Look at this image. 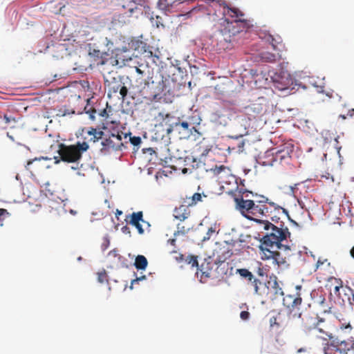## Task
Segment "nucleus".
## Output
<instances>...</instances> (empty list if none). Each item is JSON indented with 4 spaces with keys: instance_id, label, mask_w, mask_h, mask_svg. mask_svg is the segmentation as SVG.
<instances>
[{
    "instance_id": "nucleus-46",
    "label": "nucleus",
    "mask_w": 354,
    "mask_h": 354,
    "mask_svg": "<svg viewBox=\"0 0 354 354\" xmlns=\"http://www.w3.org/2000/svg\"><path fill=\"white\" fill-rule=\"evenodd\" d=\"M109 56V54L106 53V51L102 52V57H100V60L97 64L99 65H105L107 64L109 59L107 57Z\"/></svg>"
},
{
    "instance_id": "nucleus-47",
    "label": "nucleus",
    "mask_w": 354,
    "mask_h": 354,
    "mask_svg": "<svg viewBox=\"0 0 354 354\" xmlns=\"http://www.w3.org/2000/svg\"><path fill=\"white\" fill-rule=\"evenodd\" d=\"M10 214L8 212V211L6 209L4 208H0V226H3V221L4 219L5 216H9Z\"/></svg>"
},
{
    "instance_id": "nucleus-5",
    "label": "nucleus",
    "mask_w": 354,
    "mask_h": 354,
    "mask_svg": "<svg viewBox=\"0 0 354 354\" xmlns=\"http://www.w3.org/2000/svg\"><path fill=\"white\" fill-rule=\"evenodd\" d=\"M186 66V64H183V66H178V67H176V70L174 71L172 75H170V81L174 83L177 91L180 90L181 88L185 86L186 84L191 88L192 81H187L188 75Z\"/></svg>"
},
{
    "instance_id": "nucleus-24",
    "label": "nucleus",
    "mask_w": 354,
    "mask_h": 354,
    "mask_svg": "<svg viewBox=\"0 0 354 354\" xmlns=\"http://www.w3.org/2000/svg\"><path fill=\"white\" fill-rule=\"evenodd\" d=\"M101 145L102 148L100 149L101 153H104V151L108 150L109 149H113L115 147V142L109 138H106L101 142Z\"/></svg>"
},
{
    "instance_id": "nucleus-31",
    "label": "nucleus",
    "mask_w": 354,
    "mask_h": 354,
    "mask_svg": "<svg viewBox=\"0 0 354 354\" xmlns=\"http://www.w3.org/2000/svg\"><path fill=\"white\" fill-rule=\"evenodd\" d=\"M236 191L239 193V196H243V194H245V197H248L249 194H251L252 196H258L257 194L254 193L252 191L244 187H239V185L236 187Z\"/></svg>"
},
{
    "instance_id": "nucleus-10",
    "label": "nucleus",
    "mask_w": 354,
    "mask_h": 354,
    "mask_svg": "<svg viewBox=\"0 0 354 354\" xmlns=\"http://www.w3.org/2000/svg\"><path fill=\"white\" fill-rule=\"evenodd\" d=\"M297 297L294 298V295H287L283 299V305L287 308L288 310V315H291L292 311L295 307L297 306H300L302 302V298L300 297L299 294L297 293Z\"/></svg>"
},
{
    "instance_id": "nucleus-63",
    "label": "nucleus",
    "mask_w": 354,
    "mask_h": 354,
    "mask_svg": "<svg viewBox=\"0 0 354 354\" xmlns=\"http://www.w3.org/2000/svg\"><path fill=\"white\" fill-rule=\"evenodd\" d=\"M283 266L285 269H288L290 268V264L287 263L286 257H283L279 261V267Z\"/></svg>"
},
{
    "instance_id": "nucleus-2",
    "label": "nucleus",
    "mask_w": 354,
    "mask_h": 354,
    "mask_svg": "<svg viewBox=\"0 0 354 354\" xmlns=\"http://www.w3.org/2000/svg\"><path fill=\"white\" fill-rule=\"evenodd\" d=\"M147 87L151 91V95L154 100H160L167 94L174 95V92L177 91L174 83L170 81V75L160 73V77H156V80L147 83Z\"/></svg>"
},
{
    "instance_id": "nucleus-16",
    "label": "nucleus",
    "mask_w": 354,
    "mask_h": 354,
    "mask_svg": "<svg viewBox=\"0 0 354 354\" xmlns=\"http://www.w3.org/2000/svg\"><path fill=\"white\" fill-rule=\"evenodd\" d=\"M207 6H203L202 4H197L194 6H193L189 11L185 12L183 14L180 15L179 16L185 17V18H189L192 16L194 13L198 12H208V14H210L211 12L209 10V6L205 3ZM209 8H211L209 6Z\"/></svg>"
},
{
    "instance_id": "nucleus-60",
    "label": "nucleus",
    "mask_w": 354,
    "mask_h": 354,
    "mask_svg": "<svg viewBox=\"0 0 354 354\" xmlns=\"http://www.w3.org/2000/svg\"><path fill=\"white\" fill-rule=\"evenodd\" d=\"M192 203H196L198 201H202V195L200 193H194L192 196Z\"/></svg>"
},
{
    "instance_id": "nucleus-58",
    "label": "nucleus",
    "mask_w": 354,
    "mask_h": 354,
    "mask_svg": "<svg viewBox=\"0 0 354 354\" xmlns=\"http://www.w3.org/2000/svg\"><path fill=\"white\" fill-rule=\"evenodd\" d=\"M250 317V314L248 310H242L240 313V317L243 321L249 320Z\"/></svg>"
},
{
    "instance_id": "nucleus-34",
    "label": "nucleus",
    "mask_w": 354,
    "mask_h": 354,
    "mask_svg": "<svg viewBox=\"0 0 354 354\" xmlns=\"http://www.w3.org/2000/svg\"><path fill=\"white\" fill-rule=\"evenodd\" d=\"M76 145L78 146V151L77 152L80 153L81 155L86 152L89 149L88 144L84 141L81 142L80 141H77Z\"/></svg>"
},
{
    "instance_id": "nucleus-15",
    "label": "nucleus",
    "mask_w": 354,
    "mask_h": 354,
    "mask_svg": "<svg viewBox=\"0 0 354 354\" xmlns=\"http://www.w3.org/2000/svg\"><path fill=\"white\" fill-rule=\"evenodd\" d=\"M82 158V155H81L75 149H74L72 151H70L67 154L63 156L62 157V162L68 163H78Z\"/></svg>"
},
{
    "instance_id": "nucleus-36",
    "label": "nucleus",
    "mask_w": 354,
    "mask_h": 354,
    "mask_svg": "<svg viewBox=\"0 0 354 354\" xmlns=\"http://www.w3.org/2000/svg\"><path fill=\"white\" fill-rule=\"evenodd\" d=\"M105 40L107 41L106 46L107 48L109 49V51H111V59L112 60H113V59H115V54H116V51L114 50L115 48H114V44L113 41L109 40L107 37H106Z\"/></svg>"
},
{
    "instance_id": "nucleus-50",
    "label": "nucleus",
    "mask_w": 354,
    "mask_h": 354,
    "mask_svg": "<svg viewBox=\"0 0 354 354\" xmlns=\"http://www.w3.org/2000/svg\"><path fill=\"white\" fill-rule=\"evenodd\" d=\"M252 239L251 235H243V234H240L239 238L238 239V242L243 243H248Z\"/></svg>"
},
{
    "instance_id": "nucleus-6",
    "label": "nucleus",
    "mask_w": 354,
    "mask_h": 354,
    "mask_svg": "<svg viewBox=\"0 0 354 354\" xmlns=\"http://www.w3.org/2000/svg\"><path fill=\"white\" fill-rule=\"evenodd\" d=\"M114 50L116 51V54L115 59L111 61V64L113 65L122 67L126 65L127 62H129L132 60L133 56L131 55V53H133V50L129 48V44L128 46L115 48Z\"/></svg>"
},
{
    "instance_id": "nucleus-48",
    "label": "nucleus",
    "mask_w": 354,
    "mask_h": 354,
    "mask_svg": "<svg viewBox=\"0 0 354 354\" xmlns=\"http://www.w3.org/2000/svg\"><path fill=\"white\" fill-rule=\"evenodd\" d=\"M110 245V239L108 235H106L103 238V243L102 244V251L106 250Z\"/></svg>"
},
{
    "instance_id": "nucleus-30",
    "label": "nucleus",
    "mask_w": 354,
    "mask_h": 354,
    "mask_svg": "<svg viewBox=\"0 0 354 354\" xmlns=\"http://www.w3.org/2000/svg\"><path fill=\"white\" fill-rule=\"evenodd\" d=\"M189 123L187 121H184L180 120L179 127H178V130L176 131L178 134H181L184 131H188L191 129Z\"/></svg>"
},
{
    "instance_id": "nucleus-12",
    "label": "nucleus",
    "mask_w": 354,
    "mask_h": 354,
    "mask_svg": "<svg viewBox=\"0 0 354 354\" xmlns=\"http://www.w3.org/2000/svg\"><path fill=\"white\" fill-rule=\"evenodd\" d=\"M129 80L128 77L124 75H117L113 77L109 83V93H117L119 92L120 84H125Z\"/></svg>"
},
{
    "instance_id": "nucleus-53",
    "label": "nucleus",
    "mask_w": 354,
    "mask_h": 354,
    "mask_svg": "<svg viewBox=\"0 0 354 354\" xmlns=\"http://www.w3.org/2000/svg\"><path fill=\"white\" fill-rule=\"evenodd\" d=\"M133 275L136 277V279H132V284H135L136 283H138L139 281H142L147 279V276L143 274L140 277H137V274L136 272H133Z\"/></svg>"
},
{
    "instance_id": "nucleus-3",
    "label": "nucleus",
    "mask_w": 354,
    "mask_h": 354,
    "mask_svg": "<svg viewBox=\"0 0 354 354\" xmlns=\"http://www.w3.org/2000/svg\"><path fill=\"white\" fill-rule=\"evenodd\" d=\"M129 48L133 50L132 56L138 57L139 55H143L145 57H151L153 63L158 64L157 62H160L161 68H163V64H165L160 60V58L158 55L153 53V47L140 39V37L131 38L129 41Z\"/></svg>"
},
{
    "instance_id": "nucleus-52",
    "label": "nucleus",
    "mask_w": 354,
    "mask_h": 354,
    "mask_svg": "<svg viewBox=\"0 0 354 354\" xmlns=\"http://www.w3.org/2000/svg\"><path fill=\"white\" fill-rule=\"evenodd\" d=\"M214 232H215V229L213 227H209L206 233V235L203 238L202 241L205 242L208 241L210 239L212 234Z\"/></svg>"
},
{
    "instance_id": "nucleus-42",
    "label": "nucleus",
    "mask_w": 354,
    "mask_h": 354,
    "mask_svg": "<svg viewBox=\"0 0 354 354\" xmlns=\"http://www.w3.org/2000/svg\"><path fill=\"white\" fill-rule=\"evenodd\" d=\"M118 259L119 262H120L122 268H129L130 267V266H131V264L129 262L127 259H126L125 257H124L122 255H118Z\"/></svg>"
},
{
    "instance_id": "nucleus-62",
    "label": "nucleus",
    "mask_w": 354,
    "mask_h": 354,
    "mask_svg": "<svg viewBox=\"0 0 354 354\" xmlns=\"http://www.w3.org/2000/svg\"><path fill=\"white\" fill-rule=\"evenodd\" d=\"M156 21L155 23H152L153 26H156V28H159L160 26H162L164 27V25L162 23L161 20H162V18L161 17H160L159 15H156Z\"/></svg>"
},
{
    "instance_id": "nucleus-35",
    "label": "nucleus",
    "mask_w": 354,
    "mask_h": 354,
    "mask_svg": "<svg viewBox=\"0 0 354 354\" xmlns=\"http://www.w3.org/2000/svg\"><path fill=\"white\" fill-rule=\"evenodd\" d=\"M183 64L188 66L192 76L197 75L199 73L200 68L196 65H192L187 59L183 62Z\"/></svg>"
},
{
    "instance_id": "nucleus-39",
    "label": "nucleus",
    "mask_w": 354,
    "mask_h": 354,
    "mask_svg": "<svg viewBox=\"0 0 354 354\" xmlns=\"http://www.w3.org/2000/svg\"><path fill=\"white\" fill-rule=\"evenodd\" d=\"M193 131H196V127H192L188 131H184L182 132L180 136V139H189L192 135H193Z\"/></svg>"
},
{
    "instance_id": "nucleus-49",
    "label": "nucleus",
    "mask_w": 354,
    "mask_h": 354,
    "mask_svg": "<svg viewBox=\"0 0 354 354\" xmlns=\"http://www.w3.org/2000/svg\"><path fill=\"white\" fill-rule=\"evenodd\" d=\"M225 169H228L230 170V168L225 166V165H220V166H216L214 169H213V171H214V174L215 175H218L220 174L221 172H223V171H225Z\"/></svg>"
},
{
    "instance_id": "nucleus-37",
    "label": "nucleus",
    "mask_w": 354,
    "mask_h": 354,
    "mask_svg": "<svg viewBox=\"0 0 354 354\" xmlns=\"http://www.w3.org/2000/svg\"><path fill=\"white\" fill-rule=\"evenodd\" d=\"M188 120H189L188 122L189 123V125L191 124L199 125L202 120L198 113L194 114L193 115L189 116L188 118Z\"/></svg>"
},
{
    "instance_id": "nucleus-25",
    "label": "nucleus",
    "mask_w": 354,
    "mask_h": 354,
    "mask_svg": "<svg viewBox=\"0 0 354 354\" xmlns=\"http://www.w3.org/2000/svg\"><path fill=\"white\" fill-rule=\"evenodd\" d=\"M249 74L251 75L252 78L254 80L256 84H257L258 81H261L260 77L263 78L265 76L262 71H261L259 73V71L255 68H250L249 70Z\"/></svg>"
},
{
    "instance_id": "nucleus-33",
    "label": "nucleus",
    "mask_w": 354,
    "mask_h": 354,
    "mask_svg": "<svg viewBox=\"0 0 354 354\" xmlns=\"http://www.w3.org/2000/svg\"><path fill=\"white\" fill-rule=\"evenodd\" d=\"M129 142L133 146L136 147L137 149H139L141 144H142V139L140 136H130Z\"/></svg>"
},
{
    "instance_id": "nucleus-45",
    "label": "nucleus",
    "mask_w": 354,
    "mask_h": 354,
    "mask_svg": "<svg viewBox=\"0 0 354 354\" xmlns=\"http://www.w3.org/2000/svg\"><path fill=\"white\" fill-rule=\"evenodd\" d=\"M119 88V93L121 95V97L124 99L127 97L129 90L125 84H120Z\"/></svg>"
},
{
    "instance_id": "nucleus-21",
    "label": "nucleus",
    "mask_w": 354,
    "mask_h": 354,
    "mask_svg": "<svg viewBox=\"0 0 354 354\" xmlns=\"http://www.w3.org/2000/svg\"><path fill=\"white\" fill-rule=\"evenodd\" d=\"M187 208L185 205H180L179 207H175L174 216L176 219L180 221H185L187 218L186 214Z\"/></svg>"
},
{
    "instance_id": "nucleus-8",
    "label": "nucleus",
    "mask_w": 354,
    "mask_h": 354,
    "mask_svg": "<svg viewBox=\"0 0 354 354\" xmlns=\"http://www.w3.org/2000/svg\"><path fill=\"white\" fill-rule=\"evenodd\" d=\"M268 226L271 227V232H267L266 234L270 235L271 237H279L287 240L291 236V233L284 222L281 221L279 226L274 224H269Z\"/></svg>"
},
{
    "instance_id": "nucleus-7",
    "label": "nucleus",
    "mask_w": 354,
    "mask_h": 354,
    "mask_svg": "<svg viewBox=\"0 0 354 354\" xmlns=\"http://www.w3.org/2000/svg\"><path fill=\"white\" fill-rule=\"evenodd\" d=\"M286 241V239L279 237H271L270 235L265 234L259 239L260 245L259 246H263L265 248H270V250H282L283 247V241Z\"/></svg>"
},
{
    "instance_id": "nucleus-51",
    "label": "nucleus",
    "mask_w": 354,
    "mask_h": 354,
    "mask_svg": "<svg viewBox=\"0 0 354 354\" xmlns=\"http://www.w3.org/2000/svg\"><path fill=\"white\" fill-rule=\"evenodd\" d=\"M107 108L109 109H111V106L109 104L108 102H106V109H103L102 110H101L98 113V115L100 117L105 118L106 119H107L109 118V113H108V111L106 110Z\"/></svg>"
},
{
    "instance_id": "nucleus-20",
    "label": "nucleus",
    "mask_w": 354,
    "mask_h": 354,
    "mask_svg": "<svg viewBox=\"0 0 354 354\" xmlns=\"http://www.w3.org/2000/svg\"><path fill=\"white\" fill-rule=\"evenodd\" d=\"M236 274H239L242 279H245L250 282H252L254 279H257L252 272L247 268H237Z\"/></svg>"
},
{
    "instance_id": "nucleus-28",
    "label": "nucleus",
    "mask_w": 354,
    "mask_h": 354,
    "mask_svg": "<svg viewBox=\"0 0 354 354\" xmlns=\"http://www.w3.org/2000/svg\"><path fill=\"white\" fill-rule=\"evenodd\" d=\"M142 14L147 17L151 23H153L154 15L153 12L151 10V8L148 5H144V8H142Z\"/></svg>"
},
{
    "instance_id": "nucleus-18",
    "label": "nucleus",
    "mask_w": 354,
    "mask_h": 354,
    "mask_svg": "<svg viewBox=\"0 0 354 354\" xmlns=\"http://www.w3.org/2000/svg\"><path fill=\"white\" fill-rule=\"evenodd\" d=\"M232 254V250L231 249H227L223 252L221 255H218L216 260L214 261V264L217 266V268L221 266L227 259L230 258Z\"/></svg>"
},
{
    "instance_id": "nucleus-4",
    "label": "nucleus",
    "mask_w": 354,
    "mask_h": 354,
    "mask_svg": "<svg viewBox=\"0 0 354 354\" xmlns=\"http://www.w3.org/2000/svg\"><path fill=\"white\" fill-rule=\"evenodd\" d=\"M229 194L234 196L235 208L244 218L249 217L250 214H254L253 211L257 209V205L255 204L253 200L244 199L243 196H234L232 191H230Z\"/></svg>"
},
{
    "instance_id": "nucleus-41",
    "label": "nucleus",
    "mask_w": 354,
    "mask_h": 354,
    "mask_svg": "<svg viewBox=\"0 0 354 354\" xmlns=\"http://www.w3.org/2000/svg\"><path fill=\"white\" fill-rule=\"evenodd\" d=\"M169 1L170 0H158V1L157 7L158 8V9L162 10L163 14H164V12L165 11V10H167L166 8L168 6Z\"/></svg>"
},
{
    "instance_id": "nucleus-59",
    "label": "nucleus",
    "mask_w": 354,
    "mask_h": 354,
    "mask_svg": "<svg viewBox=\"0 0 354 354\" xmlns=\"http://www.w3.org/2000/svg\"><path fill=\"white\" fill-rule=\"evenodd\" d=\"M354 348V344H353L350 348H339V347H336V348H335V351L339 353L340 354H347V351H350L351 349H353Z\"/></svg>"
},
{
    "instance_id": "nucleus-23",
    "label": "nucleus",
    "mask_w": 354,
    "mask_h": 354,
    "mask_svg": "<svg viewBox=\"0 0 354 354\" xmlns=\"http://www.w3.org/2000/svg\"><path fill=\"white\" fill-rule=\"evenodd\" d=\"M246 219H248L249 221H254V223H256L257 224L263 225V230L266 231H269L270 230H271V227H270V226H268V225L269 224H272V223L269 221L268 220L260 219V218H254L251 216L248 217Z\"/></svg>"
},
{
    "instance_id": "nucleus-27",
    "label": "nucleus",
    "mask_w": 354,
    "mask_h": 354,
    "mask_svg": "<svg viewBox=\"0 0 354 354\" xmlns=\"http://www.w3.org/2000/svg\"><path fill=\"white\" fill-rule=\"evenodd\" d=\"M223 116L222 113L219 111L213 112L210 115V121L213 123L222 124V122L220 121V119Z\"/></svg>"
},
{
    "instance_id": "nucleus-43",
    "label": "nucleus",
    "mask_w": 354,
    "mask_h": 354,
    "mask_svg": "<svg viewBox=\"0 0 354 354\" xmlns=\"http://www.w3.org/2000/svg\"><path fill=\"white\" fill-rule=\"evenodd\" d=\"M315 295L318 297L317 302L319 303L320 305H323L326 301L324 296L322 295H318V292H316L315 290L312 291L310 293L311 297L314 298Z\"/></svg>"
},
{
    "instance_id": "nucleus-13",
    "label": "nucleus",
    "mask_w": 354,
    "mask_h": 354,
    "mask_svg": "<svg viewBox=\"0 0 354 354\" xmlns=\"http://www.w3.org/2000/svg\"><path fill=\"white\" fill-rule=\"evenodd\" d=\"M294 145L288 144L283 149H279L275 152L276 158L279 159L280 162L285 160L286 158H290V154L293 152Z\"/></svg>"
},
{
    "instance_id": "nucleus-29",
    "label": "nucleus",
    "mask_w": 354,
    "mask_h": 354,
    "mask_svg": "<svg viewBox=\"0 0 354 354\" xmlns=\"http://www.w3.org/2000/svg\"><path fill=\"white\" fill-rule=\"evenodd\" d=\"M187 264H192V267L197 268V270L199 269V265L198 262V257L194 254H189L187 256V259L185 260Z\"/></svg>"
},
{
    "instance_id": "nucleus-11",
    "label": "nucleus",
    "mask_w": 354,
    "mask_h": 354,
    "mask_svg": "<svg viewBox=\"0 0 354 354\" xmlns=\"http://www.w3.org/2000/svg\"><path fill=\"white\" fill-rule=\"evenodd\" d=\"M260 250V254L261 255V259L263 261H268L273 257L278 261H280L283 257L281 253L278 250H270L268 248H263V246H259Z\"/></svg>"
},
{
    "instance_id": "nucleus-22",
    "label": "nucleus",
    "mask_w": 354,
    "mask_h": 354,
    "mask_svg": "<svg viewBox=\"0 0 354 354\" xmlns=\"http://www.w3.org/2000/svg\"><path fill=\"white\" fill-rule=\"evenodd\" d=\"M266 41L272 45L274 49H277V46L280 44L282 41L281 37L279 35L273 36L271 34L268 33L266 35Z\"/></svg>"
},
{
    "instance_id": "nucleus-61",
    "label": "nucleus",
    "mask_w": 354,
    "mask_h": 354,
    "mask_svg": "<svg viewBox=\"0 0 354 354\" xmlns=\"http://www.w3.org/2000/svg\"><path fill=\"white\" fill-rule=\"evenodd\" d=\"M232 176L235 179L236 184L241 185V187H245V180L244 179H241L240 177L235 175H232Z\"/></svg>"
},
{
    "instance_id": "nucleus-19",
    "label": "nucleus",
    "mask_w": 354,
    "mask_h": 354,
    "mask_svg": "<svg viewBox=\"0 0 354 354\" xmlns=\"http://www.w3.org/2000/svg\"><path fill=\"white\" fill-rule=\"evenodd\" d=\"M180 120V118H175L167 114L164 119V122L165 126L171 127L176 131L178 130V127H179Z\"/></svg>"
},
{
    "instance_id": "nucleus-40",
    "label": "nucleus",
    "mask_w": 354,
    "mask_h": 354,
    "mask_svg": "<svg viewBox=\"0 0 354 354\" xmlns=\"http://www.w3.org/2000/svg\"><path fill=\"white\" fill-rule=\"evenodd\" d=\"M86 133L88 136H93L95 133L99 134V136H104L105 135L104 131H100V129L99 127H97V128L90 127L87 130Z\"/></svg>"
},
{
    "instance_id": "nucleus-38",
    "label": "nucleus",
    "mask_w": 354,
    "mask_h": 354,
    "mask_svg": "<svg viewBox=\"0 0 354 354\" xmlns=\"http://www.w3.org/2000/svg\"><path fill=\"white\" fill-rule=\"evenodd\" d=\"M190 230V228H187L185 230L184 226H180V224H178L177 225V230L174 233V237H176L177 236L182 234L185 235L187 234Z\"/></svg>"
},
{
    "instance_id": "nucleus-17",
    "label": "nucleus",
    "mask_w": 354,
    "mask_h": 354,
    "mask_svg": "<svg viewBox=\"0 0 354 354\" xmlns=\"http://www.w3.org/2000/svg\"><path fill=\"white\" fill-rule=\"evenodd\" d=\"M88 55L89 57L93 58L94 60L100 59L102 57V51L97 48H95V44H88Z\"/></svg>"
},
{
    "instance_id": "nucleus-64",
    "label": "nucleus",
    "mask_w": 354,
    "mask_h": 354,
    "mask_svg": "<svg viewBox=\"0 0 354 354\" xmlns=\"http://www.w3.org/2000/svg\"><path fill=\"white\" fill-rule=\"evenodd\" d=\"M270 326L274 327V326H279V324L277 322V317L272 316L270 318Z\"/></svg>"
},
{
    "instance_id": "nucleus-57",
    "label": "nucleus",
    "mask_w": 354,
    "mask_h": 354,
    "mask_svg": "<svg viewBox=\"0 0 354 354\" xmlns=\"http://www.w3.org/2000/svg\"><path fill=\"white\" fill-rule=\"evenodd\" d=\"M271 57H274L272 54L268 53H260V57L261 60L263 62L268 61L270 59Z\"/></svg>"
},
{
    "instance_id": "nucleus-56",
    "label": "nucleus",
    "mask_w": 354,
    "mask_h": 354,
    "mask_svg": "<svg viewBox=\"0 0 354 354\" xmlns=\"http://www.w3.org/2000/svg\"><path fill=\"white\" fill-rule=\"evenodd\" d=\"M107 277L106 271L104 270L102 272H98L97 281L100 283H103L104 281V278Z\"/></svg>"
},
{
    "instance_id": "nucleus-14",
    "label": "nucleus",
    "mask_w": 354,
    "mask_h": 354,
    "mask_svg": "<svg viewBox=\"0 0 354 354\" xmlns=\"http://www.w3.org/2000/svg\"><path fill=\"white\" fill-rule=\"evenodd\" d=\"M138 271H145L148 266V260L145 256L138 254L135 257V261L131 264Z\"/></svg>"
},
{
    "instance_id": "nucleus-44",
    "label": "nucleus",
    "mask_w": 354,
    "mask_h": 354,
    "mask_svg": "<svg viewBox=\"0 0 354 354\" xmlns=\"http://www.w3.org/2000/svg\"><path fill=\"white\" fill-rule=\"evenodd\" d=\"M321 136L324 139V143H328L331 140L330 131L329 130H323Z\"/></svg>"
},
{
    "instance_id": "nucleus-1",
    "label": "nucleus",
    "mask_w": 354,
    "mask_h": 354,
    "mask_svg": "<svg viewBox=\"0 0 354 354\" xmlns=\"http://www.w3.org/2000/svg\"><path fill=\"white\" fill-rule=\"evenodd\" d=\"M288 62H282L277 65L275 68L269 69L268 71V77L273 84L275 91H278L279 96H287L294 93L296 86H301L304 89L306 88V86L301 85V82H298L297 80L292 78L290 73L287 70Z\"/></svg>"
},
{
    "instance_id": "nucleus-9",
    "label": "nucleus",
    "mask_w": 354,
    "mask_h": 354,
    "mask_svg": "<svg viewBox=\"0 0 354 354\" xmlns=\"http://www.w3.org/2000/svg\"><path fill=\"white\" fill-rule=\"evenodd\" d=\"M126 222L127 224L135 227L139 234H144L145 230L140 222L145 223V220L143 218V212L142 211L127 215Z\"/></svg>"
},
{
    "instance_id": "nucleus-55",
    "label": "nucleus",
    "mask_w": 354,
    "mask_h": 354,
    "mask_svg": "<svg viewBox=\"0 0 354 354\" xmlns=\"http://www.w3.org/2000/svg\"><path fill=\"white\" fill-rule=\"evenodd\" d=\"M84 113L88 115L89 119L92 121L95 120V111L90 109H86V106L84 108Z\"/></svg>"
},
{
    "instance_id": "nucleus-32",
    "label": "nucleus",
    "mask_w": 354,
    "mask_h": 354,
    "mask_svg": "<svg viewBox=\"0 0 354 354\" xmlns=\"http://www.w3.org/2000/svg\"><path fill=\"white\" fill-rule=\"evenodd\" d=\"M255 211L261 216H267V213H272L265 205H257V209Z\"/></svg>"
},
{
    "instance_id": "nucleus-26",
    "label": "nucleus",
    "mask_w": 354,
    "mask_h": 354,
    "mask_svg": "<svg viewBox=\"0 0 354 354\" xmlns=\"http://www.w3.org/2000/svg\"><path fill=\"white\" fill-rule=\"evenodd\" d=\"M341 341L339 340L337 337H334L332 339V342L330 344H328L326 346L324 347L323 351L324 354H332L329 352V347L331 346L334 348H336V347H338V345L339 344V342Z\"/></svg>"
},
{
    "instance_id": "nucleus-54",
    "label": "nucleus",
    "mask_w": 354,
    "mask_h": 354,
    "mask_svg": "<svg viewBox=\"0 0 354 354\" xmlns=\"http://www.w3.org/2000/svg\"><path fill=\"white\" fill-rule=\"evenodd\" d=\"M128 149V147L126 143L121 142L119 145L115 144V147L113 148L114 151H123Z\"/></svg>"
}]
</instances>
